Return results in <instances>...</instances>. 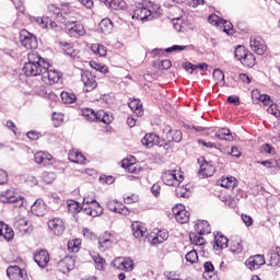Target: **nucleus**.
Segmentation results:
<instances>
[{
  "instance_id": "f704fd0d",
  "label": "nucleus",
  "mask_w": 280,
  "mask_h": 280,
  "mask_svg": "<svg viewBox=\"0 0 280 280\" xmlns=\"http://www.w3.org/2000/svg\"><path fill=\"white\" fill-rule=\"evenodd\" d=\"M214 242H215V245H214L215 250H222L229 247V238H226V236L224 235H217L214 237Z\"/></svg>"
},
{
  "instance_id": "a878e982",
  "label": "nucleus",
  "mask_w": 280,
  "mask_h": 280,
  "mask_svg": "<svg viewBox=\"0 0 280 280\" xmlns=\"http://www.w3.org/2000/svg\"><path fill=\"white\" fill-rule=\"evenodd\" d=\"M121 165L124 170H127L130 174H139V167L135 163V158L122 160Z\"/></svg>"
},
{
  "instance_id": "13d9d810",
  "label": "nucleus",
  "mask_w": 280,
  "mask_h": 280,
  "mask_svg": "<svg viewBox=\"0 0 280 280\" xmlns=\"http://www.w3.org/2000/svg\"><path fill=\"white\" fill-rule=\"evenodd\" d=\"M208 21L211 25H215L217 27H220V25H222V21L223 19H221L220 16L215 15V14H211L208 18Z\"/></svg>"
},
{
  "instance_id": "c9c22d12",
  "label": "nucleus",
  "mask_w": 280,
  "mask_h": 280,
  "mask_svg": "<svg viewBox=\"0 0 280 280\" xmlns=\"http://www.w3.org/2000/svg\"><path fill=\"white\" fill-rule=\"evenodd\" d=\"M215 137L222 141H233V135L229 128H221L215 132Z\"/></svg>"
},
{
  "instance_id": "e2e57ef3",
  "label": "nucleus",
  "mask_w": 280,
  "mask_h": 280,
  "mask_svg": "<svg viewBox=\"0 0 280 280\" xmlns=\"http://www.w3.org/2000/svg\"><path fill=\"white\" fill-rule=\"evenodd\" d=\"M191 46H178L174 45L172 47L166 48L167 54H172V51H185V49H189Z\"/></svg>"
},
{
  "instance_id": "2eb2a0df",
  "label": "nucleus",
  "mask_w": 280,
  "mask_h": 280,
  "mask_svg": "<svg viewBox=\"0 0 280 280\" xmlns=\"http://www.w3.org/2000/svg\"><path fill=\"white\" fill-rule=\"evenodd\" d=\"M131 229H132L133 236L137 240H142V237H148V228L143 223L136 221L131 224Z\"/></svg>"
},
{
  "instance_id": "4468645a",
  "label": "nucleus",
  "mask_w": 280,
  "mask_h": 280,
  "mask_svg": "<svg viewBox=\"0 0 280 280\" xmlns=\"http://www.w3.org/2000/svg\"><path fill=\"white\" fill-rule=\"evenodd\" d=\"M266 264V258H264V255H255L250 256L246 261L245 266L249 270H258V268H261Z\"/></svg>"
},
{
  "instance_id": "f03ea898",
  "label": "nucleus",
  "mask_w": 280,
  "mask_h": 280,
  "mask_svg": "<svg viewBox=\"0 0 280 280\" xmlns=\"http://www.w3.org/2000/svg\"><path fill=\"white\" fill-rule=\"evenodd\" d=\"M78 13L75 11H70L69 16H65L60 19L61 25H65L67 32L71 36H85L86 30L84 28V25L78 23Z\"/></svg>"
},
{
  "instance_id": "5fc2aeb1",
  "label": "nucleus",
  "mask_w": 280,
  "mask_h": 280,
  "mask_svg": "<svg viewBox=\"0 0 280 280\" xmlns=\"http://www.w3.org/2000/svg\"><path fill=\"white\" fill-rule=\"evenodd\" d=\"M90 67H92V69H95V71H100L101 73H108V67L102 66L95 61H90Z\"/></svg>"
},
{
  "instance_id": "4be33fe9",
  "label": "nucleus",
  "mask_w": 280,
  "mask_h": 280,
  "mask_svg": "<svg viewBox=\"0 0 280 280\" xmlns=\"http://www.w3.org/2000/svg\"><path fill=\"white\" fill-rule=\"evenodd\" d=\"M252 100L254 104H259V102H262L265 105L272 104L270 95L261 94L259 90L252 91Z\"/></svg>"
},
{
  "instance_id": "6ab92c4d",
  "label": "nucleus",
  "mask_w": 280,
  "mask_h": 280,
  "mask_svg": "<svg viewBox=\"0 0 280 280\" xmlns=\"http://www.w3.org/2000/svg\"><path fill=\"white\" fill-rule=\"evenodd\" d=\"M161 138L156 136V133H147L142 139L141 143L142 145H145L147 148H154V145H163L160 141Z\"/></svg>"
},
{
  "instance_id": "338daca9",
  "label": "nucleus",
  "mask_w": 280,
  "mask_h": 280,
  "mask_svg": "<svg viewBox=\"0 0 280 280\" xmlns=\"http://www.w3.org/2000/svg\"><path fill=\"white\" fill-rule=\"evenodd\" d=\"M52 121H57V122H54V126L56 128H58V126H60L61 121H65V116L61 115V114L54 113L52 114Z\"/></svg>"
},
{
  "instance_id": "1a4fd4ad",
  "label": "nucleus",
  "mask_w": 280,
  "mask_h": 280,
  "mask_svg": "<svg viewBox=\"0 0 280 280\" xmlns=\"http://www.w3.org/2000/svg\"><path fill=\"white\" fill-rule=\"evenodd\" d=\"M172 211L178 224H187L189 222V212L185 210V206H175Z\"/></svg>"
},
{
  "instance_id": "5701e85b",
  "label": "nucleus",
  "mask_w": 280,
  "mask_h": 280,
  "mask_svg": "<svg viewBox=\"0 0 280 280\" xmlns=\"http://www.w3.org/2000/svg\"><path fill=\"white\" fill-rule=\"evenodd\" d=\"M13 226L15 231H20V233H22V235H24L25 233H27V219H25L24 217H16L14 222H13Z\"/></svg>"
},
{
  "instance_id": "f257e3e1",
  "label": "nucleus",
  "mask_w": 280,
  "mask_h": 280,
  "mask_svg": "<svg viewBox=\"0 0 280 280\" xmlns=\"http://www.w3.org/2000/svg\"><path fill=\"white\" fill-rule=\"evenodd\" d=\"M50 67L49 62L40 57L38 52L31 51L27 55V62L24 63L22 71L31 78L42 75L44 84L51 86V84L60 82V72L50 69Z\"/></svg>"
},
{
  "instance_id": "4d7b16f0",
  "label": "nucleus",
  "mask_w": 280,
  "mask_h": 280,
  "mask_svg": "<svg viewBox=\"0 0 280 280\" xmlns=\"http://www.w3.org/2000/svg\"><path fill=\"white\" fill-rule=\"evenodd\" d=\"M186 261L189 264H196V261H198V253L195 249L188 252L186 254Z\"/></svg>"
},
{
  "instance_id": "a19ab883",
  "label": "nucleus",
  "mask_w": 280,
  "mask_h": 280,
  "mask_svg": "<svg viewBox=\"0 0 280 280\" xmlns=\"http://www.w3.org/2000/svg\"><path fill=\"white\" fill-rule=\"evenodd\" d=\"M91 50L95 56H100L101 58H104V56H106V46L102 44H92Z\"/></svg>"
},
{
  "instance_id": "49530a36",
  "label": "nucleus",
  "mask_w": 280,
  "mask_h": 280,
  "mask_svg": "<svg viewBox=\"0 0 280 280\" xmlns=\"http://www.w3.org/2000/svg\"><path fill=\"white\" fill-rule=\"evenodd\" d=\"M60 95L63 104H73V102L77 100L75 94L71 92H61Z\"/></svg>"
},
{
  "instance_id": "423d86ee",
  "label": "nucleus",
  "mask_w": 280,
  "mask_h": 280,
  "mask_svg": "<svg viewBox=\"0 0 280 280\" xmlns=\"http://www.w3.org/2000/svg\"><path fill=\"white\" fill-rule=\"evenodd\" d=\"M159 13L156 11H152L145 7H138L133 11V19L138 21H152V19H156Z\"/></svg>"
},
{
  "instance_id": "dca6fc26",
  "label": "nucleus",
  "mask_w": 280,
  "mask_h": 280,
  "mask_svg": "<svg viewBox=\"0 0 280 280\" xmlns=\"http://www.w3.org/2000/svg\"><path fill=\"white\" fill-rule=\"evenodd\" d=\"M14 237V230L0 221V242H10Z\"/></svg>"
},
{
  "instance_id": "a211bd4d",
  "label": "nucleus",
  "mask_w": 280,
  "mask_h": 280,
  "mask_svg": "<svg viewBox=\"0 0 280 280\" xmlns=\"http://www.w3.org/2000/svg\"><path fill=\"white\" fill-rule=\"evenodd\" d=\"M113 235L110 234H102L100 237H98V249L104 253L106 250H108V248H110V246H113Z\"/></svg>"
},
{
  "instance_id": "aec40b11",
  "label": "nucleus",
  "mask_w": 280,
  "mask_h": 280,
  "mask_svg": "<svg viewBox=\"0 0 280 280\" xmlns=\"http://www.w3.org/2000/svg\"><path fill=\"white\" fill-rule=\"evenodd\" d=\"M165 132V139L168 142L175 141L176 143H179V141L183 140V132L180 130L171 129L170 127H166L164 129Z\"/></svg>"
},
{
  "instance_id": "774afa93",
  "label": "nucleus",
  "mask_w": 280,
  "mask_h": 280,
  "mask_svg": "<svg viewBox=\"0 0 280 280\" xmlns=\"http://www.w3.org/2000/svg\"><path fill=\"white\" fill-rule=\"evenodd\" d=\"M135 262L130 258H125V272H132Z\"/></svg>"
},
{
  "instance_id": "cd10ccee",
  "label": "nucleus",
  "mask_w": 280,
  "mask_h": 280,
  "mask_svg": "<svg viewBox=\"0 0 280 280\" xmlns=\"http://www.w3.org/2000/svg\"><path fill=\"white\" fill-rule=\"evenodd\" d=\"M199 174H200V176L209 177L212 174H215V167L209 162H203L200 165Z\"/></svg>"
},
{
  "instance_id": "37998d69",
  "label": "nucleus",
  "mask_w": 280,
  "mask_h": 280,
  "mask_svg": "<svg viewBox=\"0 0 280 280\" xmlns=\"http://www.w3.org/2000/svg\"><path fill=\"white\" fill-rule=\"evenodd\" d=\"M67 209L69 213H80V211H82V206L80 207V203H78L75 200H69L67 202Z\"/></svg>"
},
{
  "instance_id": "603ef678",
  "label": "nucleus",
  "mask_w": 280,
  "mask_h": 280,
  "mask_svg": "<svg viewBox=\"0 0 280 280\" xmlns=\"http://www.w3.org/2000/svg\"><path fill=\"white\" fill-rule=\"evenodd\" d=\"M219 27H223V32H225V34H233V24L230 21L221 20Z\"/></svg>"
},
{
  "instance_id": "c85d7f7f",
  "label": "nucleus",
  "mask_w": 280,
  "mask_h": 280,
  "mask_svg": "<svg viewBox=\"0 0 280 280\" xmlns=\"http://www.w3.org/2000/svg\"><path fill=\"white\" fill-rule=\"evenodd\" d=\"M195 229L200 235H209L211 233V225L208 221H198Z\"/></svg>"
},
{
  "instance_id": "bb28decb",
  "label": "nucleus",
  "mask_w": 280,
  "mask_h": 280,
  "mask_svg": "<svg viewBox=\"0 0 280 280\" xmlns=\"http://www.w3.org/2000/svg\"><path fill=\"white\" fill-rule=\"evenodd\" d=\"M98 28L105 36L113 34V21H110V19H103L98 24Z\"/></svg>"
},
{
  "instance_id": "412c9836",
  "label": "nucleus",
  "mask_w": 280,
  "mask_h": 280,
  "mask_svg": "<svg viewBox=\"0 0 280 280\" xmlns=\"http://www.w3.org/2000/svg\"><path fill=\"white\" fill-rule=\"evenodd\" d=\"M31 211L34 215H37V218H43V215L47 213V206L45 205V201L37 199L31 207Z\"/></svg>"
},
{
  "instance_id": "69168bd1",
  "label": "nucleus",
  "mask_w": 280,
  "mask_h": 280,
  "mask_svg": "<svg viewBox=\"0 0 280 280\" xmlns=\"http://www.w3.org/2000/svg\"><path fill=\"white\" fill-rule=\"evenodd\" d=\"M59 266H67V270H73V258H65Z\"/></svg>"
},
{
  "instance_id": "e433bc0d",
  "label": "nucleus",
  "mask_w": 280,
  "mask_h": 280,
  "mask_svg": "<svg viewBox=\"0 0 280 280\" xmlns=\"http://www.w3.org/2000/svg\"><path fill=\"white\" fill-rule=\"evenodd\" d=\"M16 195L14 194V190L9 189L0 195V202H9L12 203L16 200Z\"/></svg>"
},
{
  "instance_id": "9d476101",
  "label": "nucleus",
  "mask_w": 280,
  "mask_h": 280,
  "mask_svg": "<svg viewBox=\"0 0 280 280\" xmlns=\"http://www.w3.org/2000/svg\"><path fill=\"white\" fill-rule=\"evenodd\" d=\"M48 229L54 233V235L60 236L65 233V221L60 218H54L48 221Z\"/></svg>"
},
{
  "instance_id": "680f3d73",
  "label": "nucleus",
  "mask_w": 280,
  "mask_h": 280,
  "mask_svg": "<svg viewBox=\"0 0 280 280\" xmlns=\"http://www.w3.org/2000/svg\"><path fill=\"white\" fill-rule=\"evenodd\" d=\"M114 268L117 270H125V258H116L113 261Z\"/></svg>"
},
{
  "instance_id": "4c0bfd02",
  "label": "nucleus",
  "mask_w": 280,
  "mask_h": 280,
  "mask_svg": "<svg viewBox=\"0 0 280 280\" xmlns=\"http://www.w3.org/2000/svg\"><path fill=\"white\" fill-rule=\"evenodd\" d=\"M205 234H200L198 232H192L189 234V240L191 244L195 246H205V237H202Z\"/></svg>"
},
{
  "instance_id": "864d4df0",
  "label": "nucleus",
  "mask_w": 280,
  "mask_h": 280,
  "mask_svg": "<svg viewBox=\"0 0 280 280\" xmlns=\"http://www.w3.org/2000/svg\"><path fill=\"white\" fill-rule=\"evenodd\" d=\"M42 178H43L44 183H46V185H50V183L56 180V173L44 172Z\"/></svg>"
},
{
  "instance_id": "58836bf2",
  "label": "nucleus",
  "mask_w": 280,
  "mask_h": 280,
  "mask_svg": "<svg viewBox=\"0 0 280 280\" xmlns=\"http://www.w3.org/2000/svg\"><path fill=\"white\" fill-rule=\"evenodd\" d=\"M112 10H126V1L124 0H104Z\"/></svg>"
},
{
  "instance_id": "7ed1b4c3",
  "label": "nucleus",
  "mask_w": 280,
  "mask_h": 280,
  "mask_svg": "<svg viewBox=\"0 0 280 280\" xmlns=\"http://www.w3.org/2000/svg\"><path fill=\"white\" fill-rule=\"evenodd\" d=\"M161 178L164 185L168 187H178L185 180L180 168L164 171Z\"/></svg>"
},
{
  "instance_id": "a18cd8bd",
  "label": "nucleus",
  "mask_w": 280,
  "mask_h": 280,
  "mask_svg": "<svg viewBox=\"0 0 280 280\" xmlns=\"http://www.w3.org/2000/svg\"><path fill=\"white\" fill-rule=\"evenodd\" d=\"M213 78L215 80V84H220V86H224V84H226L224 81V72H222V70L215 69L213 71Z\"/></svg>"
},
{
  "instance_id": "ddd939ff",
  "label": "nucleus",
  "mask_w": 280,
  "mask_h": 280,
  "mask_svg": "<svg viewBox=\"0 0 280 280\" xmlns=\"http://www.w3.org/2000/svg\"><path fill=\"white\" fill-rule=\"evenodd\" d=\"M106 207L114 213H120V215H130V210H128L124 203L115 199L107 201Z\"/></svg>"
},
{
  "instance_id": "20e7f679",
  "label": "nucleus",
  "mask_w": 280,
  "mask_h": 280,
  "mask_svg": "<svg viewBox=\"0 0 280 280\" xmlns=\"http://www.w3.org/2000/svg\"><path fill=\"white\" fill-rule=\"evenodd\" d=\"M249 47L254 54L258 56H264L266 51H268V46L266 45V40L261 38V36H252L249 38Z\"/></svg>"
},
{
  "instance_id": "f3484780",
  "label": "nucleus",
  "mask_w": 280,
  "mask_h": 280,
  "mask_svg": "<svg viewBox=\"0 0 280 280\" xmlns=\"http://www.w3.org/2000/svg\"><path fill=\"white\" fill-rule=\"evenodd\" d=\"M34 261L39 268H45L49 264V253L45 249L37 250L34 255Z\"/></svg>"
},
{
  "instance_id": "2f4dec72",
  "label": "nucleus",
  "mask_w": 280,
  "mask_h": 280,
  "mask_svg": "<svg viewBox=\"0 0 280 280\" xmlns=\"http://www.w3.org/2000/svg\"><path fill=\"white\" fill-rule=\"evenodd\" d=\"M219 185L225 187V189H235V187H237V179L233 176L222 177Z\"/></svg>"
},
{
  "instance_id": "052dcab7",
  "label": "nucleus",
  "mask_w": 280,
  "mask_h": 280,
  "mask_svg": "<svg viewBox=\"0 0 280 280\" xmlns=\"http://www.w3.org/2000/svg\"><path fill=\"white\" fill-rule=\"evenodd\" d=\"M12 205H14V208L23 209L25 207V198L18 196L15 197V200L12 201Z\"/></svg>"
},
{
  "instance_id": "6e6d98bb",
  "label": "nucleus",
  "mask_w": 280,
  "mask_h": 280,
  "mask_svg": "<svg viewBox=\"0 0 280 280\" xmlns=\"http://www.w3.org/2000/svg\"><path fill=\"white\" fill-rule=\"evenodd\" d=\"M243 248L244 247L242 246V241L235 240V241L231 242V250H232V253L240 254L243 250Z\"/></svg>"
},
{
  "instance_id": "ea45409f",
  "label": "nucleus",
  "mask_w": 280,
  "mask_h": 280,
  "mask_svg": "<svg viewBox=\"0 0 280 280\" xmlns=\"http://www.w3.org/2000/svg\"><path fill=\"white\" fill-rule=\"evenodd\" d=\"M255 55L250 51H247V54L241 59V63L244 65V67L253 68L255 67Z\"/></svg>"
},
{
  "instance_id": "39448f33",
  "label": "nucleus",
  "mask_w": 280,
  "mask_h": 280,
  "mask_svg": "<svg viewBox=\"0 0 280 280\" xmlns=\"http://www.w3.org/2000/svg\"><path fill=\"white\" fill-rule=\"evenodd\" d=\"M20 40L25 49H36V47H38L36 36H34V34L30 33L27 30H22L20 32Z\"/></svg>"
},
{
  "instance_id": "0e129e2a",
  "label": "nucleus",
  "mask_w": 280,
  "mask_h": 280,
  "mask_svg": "<svg viewBox=\"0 0 280 280\" xmlns=\"http://www.w3.org/2000/svg\"><path fill=\"white\" fill-rule=\"evenodd\" d=\"M124 200L126 202V205H132L135 202H139V197L135 194L129 195V196H125Z\"/></svg>"
},
{
  "instance_id": "c756f323",
  "label": "nucleus",
  "mask_w": 280,
  "mask_h": 280,
  "mask_svg": "<svg viewBox=\"0 0 280 280\" xmlns=\"http://www.w3.org/2000/svg\"><path fill=\"white\" fill-rule=\"evenodd\" d=\"M69 161L72 163H79V164H85L86 163V158L84 155L75 150H71L68 154Z\"/></svg>"
},
{
  "instance_id": "393cba45",
  "label": "nucleus",
  "mask_w": 280,
  "mask_h": 280,
  "mask_svg": "<svg viewBox=\"0 0 280 280\" xmlns=\"http://www.w3.org/2000/svg\"><path fill=\"white\" fill-rule=\"evenodd\" d=\"M90 256L94 261V266L96 270H106V259L100 256L95 252H90Z\"/></svg>"
},
{
  "instance_id": "9b49d317",
  "label": "nucleus",
  "mask_w": 280,
  "mask_h": 280,
  "mask_svg": "<svg viewBox=\"0 0 280 280\" xmlns=\"http://www.w3.org/2000/svg\"><path fill=\"white\" fill-rule=\"evenodd\" d=\"M81 81L84 84L85 91H94L97 89V81L95 80V75H93L90 71H83L81 73Z\"/></svg>"
},
{
  "instance_id": "de8ad7c7",
  "label": "nucleus",
  "mask_w": 280,
  "mask_h": 280,
  "mask_svg": "<svg viewBox=\"0 0 280 280\" xmlns=\"http://www.w3.org/2000/svg\"><path fill=\"white\" fill-rule=\"evenodd\" d=\"M95 202H97L96 200H95V197H84L83 198V203H82V206H81V209L83 210V211H89V208L90 207H93L94 205H95Z\"/></svg>"
},
{
  "instance_id": "6e6552de",
  "label": "nucleus",
  "mask_w": 280,
  "mask_h": 280,
  "mask_svg": "<svg viewBox=\"0 0 280 280\" xmlns=\"http://www.w3.org/2000/svg\"><path fill=\"white\" fill-rule=\"evenodd\" d=\"M7 276L10 280H26L27 271L21 269L19 266H9L7 268Z\"/></svg>"
},
{
  "instance_id": "8fccbe9b",
  "label": "nucleus",
  "mask_w": 280,
  "mask_h": 280,
  "mask_svg": "<svg viewBox=\"0 0 280 280\" xmlns=\"http://www.w3.org/2000/svg\"><path fill=\"white\" fill-rule=\"evenodd\" d=\"M82 115L86 121H95V110L92 108L82 109Z\"/></svg>"
},
{
  "instance_id": "79ce46f5",
  "label": "nucleus",
  "mask_w": 280,
  "mask_h": 280,
  "mask_svg": "<svg viewBox=\"0 0 280 280\" xmlns=\"http://www.w3.org/2000/svg\"><path fill=\"white\" fill-rule=\"evenodd\" d=\"M80 246H82V240L80 238L70 240L68 242V250L70 253H78L80 250Z\"/></svg>"
},
{
  "instance_id": "3c124183",
  "label": "nucleus",
  "mask_w": 280,
  "mask_h": 280,
  "mask_svg": "<svg viewBox=\"0 0 280 280\" xmlns=\"http://www.w3.org/2000/svg\"><path fill=\"white\" fill-rule=\"evenodd\" d=\"M175 191L177 198H189V190L187 187L178 185Z\"/></svg>"
},
{
  "instance_id": "bf43d9fd",
  "label": "nucleus",
  "mask_w": 280,
  "mask_h": 280,
  "mask_svg": "<svg viewBox=\"0 0 280 280\" xmlns=\"http://www.w3.org/2000/svg\"><path fill=\"white\" fill-rule=\"evenodd\" d=\"M267 106H269L267 108V113H269L270 115H273V117H279L280 112L277 108V105L272 104V101H271V104H267Z\"/></svg>"
},
{
  "instance_id": "b1692460",
  "label": "nucleus",
  "mask_w": 280,
  "mask_h": 280,
  "mask_svg": "<svg viewBox=\"0 0 280 280\" xmlns=\"http://www.w3.org/2000/svg\"><path fill=\"white\" fill-rule=\"evenodd\" d=\"M130 110L137 115V117L143 116V104H141V101L139 98H133L128 104Z\"/></svg>"
},
{
  "instance_id": "f8f14e48",
  "label": "nucleus",
  "mask_w": 280,
  "mask_h": 280,
  "mask_svg": "<svg viewBox=\"0 0 280 280\" xmlns=\"http://www.w3.org/2000/svg\"><path fill=\"white\" fill-rule=\"evenodd\" d=\"M170 237V234L166 230H155L149 235V240L152 246H159V244H163Z\"/></svg>"
},
{
  "instance_id": "7c9ffc66",
  "label": "nucleus",
  "mask_w": 280,
  "mask_h": 280,
  "mask_svg": "<svg viewBox=\"0 0 280 280\" xmlns=\"http://www.w3.org/2000/svg\"><path fill=\"white\" fill-rule=\"evenodd\" d=\"M34 159H35V163L40 165V163H44V164L49 163V161H51L54 156L47 152L38 151L35 153Z\"/></svg>"
},
{
  "instance_id": "09e8293b",
  "label": "nucleus",
  "mask_w": 280,
  "mask_h": 280,
  "mask_svg": "<svg viewBox=\"0 0 280 280\" xmlns=\"http://www.w3.org/2000/svg\"><path fill=\"white\" fill-rule=\"evenodd\" d=\"M248 54L247 49L244 46H237L235 51H234V56L236 59L240 60V62H242V59Z\"/></svg>"
},
{
  "instance_id": "c03bdc74",
  "label": "nucleus",
  "mask_w": 280,
  "mask_h": 280,
  "mask_svg": "<svg viewBox=\"0 0 280 280\" xmlns=\"http://www.w3.org/2000/svg\"><path fill=\"white\" fill-rule=\"evenodd\" d=\"M33 21L42 27V30H49L50 19L47 16L44 18H33Z\"/></svg>"
},
{
  "instance_id": "473e14b6",
  "label": "nucleus",
  "mask_w": 280,
  "mask_h": 280,
  "mask_svg": "<svg viewBox=\"0 0 280 280\" xmlns=\"http://www.w3.org/2000/svg\"><path fill=\"white\" fill-rule=\"evenodd\" d=\"M104 209L100 203L96 201L93 206H90L88 210H85L86 215H91V218H97L98 215H102Z\"/></svg>"
},
{
  "instance_id": "72a5a7b5",
  "label": "nucleus",
  "mask_w": 280,
  "mask_h": 280,
  "mask_svg": "<svg viewBox=\"0 0 280 280\" xmlns=\"http://www.w3.org/2000/svg\"><path fill=\"white\" fill-rule=\"evenodd\" d=\"M95 121H102L103 124H113V115L104 112V110H98L95 113Z\"/></svg>"
},
{
  "instance_id": "0eeeda50",
  "label": "nucleus",
  "mask_w": 280,
  "mask_h": 280,
  "mask_svg": "<svg viewBox=\"0 0 280 280\" xmlns=\"http://www.w3.org/2000/svg\"><path fill=\"white\" fill-rule=\"evenodd\" d=\"M48 12L49 14H52V16H55V19H57V21L60 23V20L65 19V16H70L73 10L69 8V5H63L62 9H60L56 7V4H49Z\"/></svg>"
}]
</instances>
